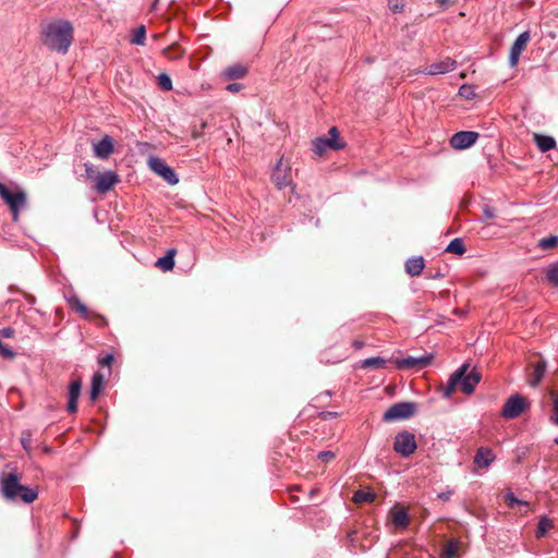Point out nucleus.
Here are the masks:
<instances>
[{
	"instance_id": "obj_1",
	"label": "nucleus",
	"mask_w": 558,
	"mask_h": 558,
	"mask_svg": "<svg viewBox=\"0 0 558 558\" xmlns=\"http://www.w3.org/2000/svg\"><path fill=\"white\" fill-rule=\"evenodd\" d=\"M73 41V25L69 21L49 23L43 31V43L50 50L66 53Z\"/></svg>"
},
{
	"instance_id": "obj_2",
	"label": "nucleus",
	"mask_w": 558,
	"mask_h": 558,
	"mask_svg": "<svg viewBox=\"0 0 558 558\" xmlns=\"http://www.w3.org/2000/svg\"><path fill=\"white\" fill-rule=\"evenodd\" d=\"M0 490L7 500H22L25 504L33 502L38 496L37 489L20 483V477L16 472H10L1 476Z\"/></svg>"
},
{
	"instance_id": "obj_3",
	"label": "nucleus",
	"mask_w": 558,
	"mask_h": 558,
	"mask_svg": "<svg viewBox=\"0 0 558 558\" xmlns=\"http://www.w3.org/2000/svg\"><path fill=\"white\" fill-rule=\"evenodd\" d=\"M0 196L9 206L12 219L17 221L20 211L26 206L27 196L24 190L19 186L9 187L0 181Z\"/></svg>"
},
{
	"instance_id": "obj_4",
	"label": "nucleus",
	"mask_w": 558,
	"mask_h": 558,
	"mask_svg": "<svg viewBox=\"0 0 558 558\" xmlns=\"http://www.w3.org/2000/svg\"><path fill=\"white\" fill-rule=\"evenodd\" d=\"M530 408L527 400L519 393L511 395L505 402L500 415L506 420L519 417L525 410Z\"/></svg>"
},
{
	"instance_id": "obj_5",
	"label": "nucleus",
	"mask_w": 558,
	"mask_h": 558,
	"mask_svg": "<svg viewBox=\"0 0 558 558\" xmlns=\"http://www.w3.org/2000/svg\"><path fill=\"white\" fill-rule=\"evenodd\" d=\"M416 410V404L410 401H401L392 404L383 415L385 422H393L411 417Z\"/></svg>"
},
{
	"instance_id": "obj_6",
	"label": "nucleus",
	"mask_w": 558,
	"mask_h": 558,
	"mask_svg": "<svg viewBox=\"0 0 558 558\" xmlns=\"http://www.w3.org/2000/svg\"><path fill=\"white\" fill-rule=\"evenodd\" d=\"M417 448L414 434L402 430L398 433L393 441V450L403 458L410 457Z\"/></svg>"
},
{
	"instance_id": "obj_7",
	"label": "nucleus",
	"mask_w": 558,
	"mask_h": 558,
	"mask_svg": "<svg viewBox=\"0 0 558 558\" xmlns=\"http://www.w3.org/2000/svg\"><path fill=\"white\" fill-rule=\"evenodd\" d=\"M148 166L156 174L161 177L170 185H175L179 182V177L174 170L168 166L165 160L159 157H150Z\"/></svg>"
},
{
	"instance_id": "obj_8",
	"label": "nucleus",
	"mask_w": 558,
	"mask_h": 558,
	"mask_svg": "<svg viewBox=\"0 0 558 558\" xmlns=\"http://www.w3.org/2000/svg\"><path fill=\"white\" fill-rule=\"evenodd\" d=\"M458 369H462V376L459 383L462 391L470 395L474 391L475 386L481 380V373L475 368L470 369L469 364L461 365Z\"/></svg>"
},
{
	"instance_id": "obj_9",
	"label": "nucleus",
	"mask_w": 558,
	"mask_h": 558,
	"mask_svg": "<svg viewBox=\"0 0 558 558\" xmlns=\"http://www.w3.org/2000/svg\"><path fill=\"white\" fill-rule=\"evenodd\" d=\"M433 354H424L421 356H407L402 359H396L395 364L398 369H423L432 364Z\"/></svg>"
},
{
	"instance_id": "obj_10",
	"label": "nucleus",
	"mask_w": 558,
	"mask_h": 558,
	"mask_svg": "<svg viewBox=\"0 0 558 558\" xmlns=\"http://www.w3.org/2000/svg\"><path fill=\"white\" fill-rule=\"evenodd\" d=\"M478 138V133L474 131H460L450 138V145L454 149H466L471 147Z\"/></svg>"
},
{
	"instance_id": "obj_11",
	"label": "nucleus",
	"mask_w": 558,
	"mask_h": 558,
	"mask_svg": "<svg viewBox=\"0 0 558 558\" xmlns=\"http://www.w3.org/2000/svg\"><path fill=\"white\" fill-rule=\"evenodd\" d=\"M119 175L111 170L97 174L95 190L101 194L109 192L119 182Z\"/></svg>"
},
{
	"instance_id": "obj_12",
	"label": "nucleus",
	"mask_w": 558,
	"mask_h": 558,
	"mask_svg": "<svg viewBox=\"0 0 558 558\" xmlns=\"http://www.w3.org/2000/svg\"><path fill=\"white\" fill-rule=\"evenodd\" d=\"M271 179L278 189H284L292 182L290 169H282V160L280 159L271 174Z\"/></svg>"
},
{
	"instance_id": "obj_13",
	"label": "nucleus",
	"mask_w": 558,
	"mask_h": 558,
	"mask_svg": "<svg viewBox=\"0 0 558 558\" xmlns=\"http://www.w3.org/2000/svg\"><path fill=\"white\" fill-rule=\"evenodd\" d=\"M456 65L457 62L448 57L444 60L429 64L426 68L425 73L429 75L446 74L453 71Z\"/></svg>"
},
{
	"instance_id": "obj_14",
	"label": "nucleus",
	"mask_w": 558,
	"mask_h": 558,
	"mask_svg": "<svg viewBox=\"0 0 558 558\" xmlns=\"http://www.w3.org/2000/svg\"><path fill=\"white\" fill-rule=\"evenodd\" d=\"M247 73L248 69L246 65L242 63H233L222 71L221 76L227 81H235L243 78Z\"/></svg>"
},
{
	"instance_id": "obj_15",
	"label": "nucleus",
	"mask_w": 558,
	"mask_h": 558,
	"mask_svg": "<svg viewBox=\"0 0 558 558\" xmlns=\"http://www.w3.org/2000/svg\"><path fill=\"white\" fill-rule=\"evenodd\" d=\"M94 155L100 159H107L113 151L112 138L108 135L104 136L98 143L94 144Z\"/></svg>"
},
{
	"instance_id": "obj_16",
	"label": "nucleus",
	"mask_w": 558,
	"mask_h": 558,
	"mask_svg": "<svg viewBox=\"0 0 558 558\" xmlns=\"http://www.w3.org/2000/svg\"><path fill=\"white\" fill-rule=\"evenodd\" d=\"M495 460V454L487 447H480L474 456L473 462L478 468H488Z\"/></svg>"
},
{
	"instance_id": "obj_17",
	"label": "nucleus",
	"mask_w": 558,
	"mask_h": 558,
	"mask_svg": "<svg viewBox=\"0 0 558 558\" xmlns=\"http://www.w3.org/2000/svg\"><path fill=\"white\" fill-rule=\"evenodd\" d=\"M82 384L81 380H73L69 387V402L66 410L69 413H75L77 411V400L81 395Z\"/></svg>"
},
{
	"instance_id": "obj_18",
	"label": "nucleus",
	"mask_w": 558,
	"mask_h": 558,
	"mask_svg": "<svg viewBox=\"0 0 558 558\" xmlns=\"http://www.w3.org/2000/svg\"><path fill=\"white\" fill-rule=\"evenodd\" d=\"M462 376V369H456L449 377L446 386L442 388V397L449 399L459 386Z\"/></svg>"
},
{
	"instance_id": "obj_19",
	"label": "nucleus",
	"mask_w": 558,
	"mask_h": 558,
	"mask_svg": "<svg viewBox=\"0 0 558 558\" xmlns=\"http://www.w3.org/2000/svg\"><path fill=\"white\" fill-rule=\"evenodd\" d=\"M533 137L538 149L543 153L549 151L556 147V141L553 136L535 133Z\"/></svg>"
},
{
	"instance_id": "obj_20",
	"label": "nucleus",
	"mask_w": 558,
	"mask_h": 558,
	"mask_svg": "<svg viewBox=\"0 0 558 558\" xmlns=\"http://www.w3.org/2000/svg\"><path fill=\"white\" fill-rule=\"evenodd\" d=\"M175 248L168 250L167 254L162 257H159L155 266L160 268L162 271H169L172 270L174 267V256H175Z\"/></svg>"
},
{
	"instance_id": "obj_21",
	"label": "nucleus",
	"mask_w": 558,
	"mask_h": 558,
	"mask_svg": "<svg viewBox=\"0 0 558 558\" xmlns=\"http://www.w3.org/2000/svg\"><path fill=\"white\" fill-rule=\"evenodd\" d=\"M546 367L547 364L545 361H539L535 364L533 373L531 374V377L529 379V384L531 387L535 388L539 385L545 375Z\"/></svg>"
},
{
	"instance_id": "obj_22",
	"label": "nucleus",
	"mask_w": 558,
	"mask_h": 558,
	"mask_svg": "<svg viewBox=\"0 0 558 558\" xmlns=\"http://www.w3.org/2000/svg\"><path fill=\"white\" fill-rule=\"evenodd\" d=\"M424 266V259L421 256L409 258L405 262V270L412 277L421 275Z\"/></svg>"
},
{
	"instance_id": "obj_23",
	"label": "nucleus",
	"mask_w": 558,
	"mask_h": 558,
	"mask_svg": "<svg viewBox=\"0 0 558 558\" xmlns=\"http://www.w3.org/2000/svg\"><path fill=\"white\" fill-rule=\"evenodd\" d=\"M391 520L395 526L405 529L409 525V513L405 509H398L391 512Z\"/></svg>"
},
{
	"instance_id": "obj_24",
	"label": "nucleus",
	"mask_w": 558,
	"mask_h": 558,
	"mask_svg": "<svg viewBox=\"0 0 558 558\" xmlns=\"http://www.w3.org/2000/svg\"><path fill=\"white\" fill-rule=\"evenodd\" d=\"M104 376L99 373L94 374L90 387V399L94 401L98 398L104 386Z\"/></svg>"
},
{
	"instance_id": "obj_25",
	"label": "nucleus",
	"mask_w": 558,
	"mask_h": 558,
	"mask_svg": "<svg viewBox=\"0 0 558 558\" xmlns=\"http://www.w3.org/2000/svg\"><path fill=\"white\" fill-rule=\"evenodd\" d=\"M328 135V142H332L330 144L332 150H338L344 147L345 144L343 140L340 137L339 131L336 126L329 129Z\"/></svg>"
},
{
	"instance_id": "obj_26",
	"label": "nucleus",
	"mask_w": 558,
	"mask_h": 558,
	"mask_svg": "<svg viewBox=\"0 0 558 558\" xmlns=\"http://www.w3.org/2000/svg\"><path fill=\"white\" fill-rule=\"evenodd\" d=\"M145 41H146V27H145V25H140L138 27H136L133 31L130 43L132 45L144 46Z\"/></svg>"
},
{
	"instance_id": "obj_27",
	"label": "nucleus",
	"mask_w": 558,
	"mask_h": 558,
	"mask_svg": "<svg viewBox=\"0 0 558 558\" xmlns=\"http://www.w3.org/2000/svg\"><path fill=\"white\" fill-rule=\"evenodd\" d=\"M446 252L452 253L456 255H462L465 253V245L461 238H456L450 241V243L447 245Z\"/></svg>"
},
{
	"instance_id": "obj_28",
	"label": "nucleus",
	"mask_w": 558,
	"mask_h": 558,
	"mask_svg": "<svg viewBox=\"0 0 558 558\" xmlns=\"http://www.w3.org/2000/svg\"><path fill=\"white\" fill-rule=\"evenodd\" d=\"M387 360L380 356H372L365 359L362 362V367L364 368H385L387 365Z\"/></svg>"
},
{
	"instance_id": "obj_29",
	"label": "nucleus",
	"mask_w": 558,
	"mask_h": 558,
	"mask_svg": "<svg viewBox=\"0 0 558 558\" xmlns=\"http://www.w3.org/2000/svg\"><path fill=\"white\" fill-rule=\"evenodd\" d=\"M530 38H531L530 32L526 31V32L521 33L513 41V44L511 46V50L521 53L523 51L524 47L526 46V44L529 43Z\"/></svg>"
},
{
	"instance_id": "obj_30",
	"label": "nucleus",
	"mask_w": 558,
	"mask_h": 558,
	"mask_svg": "<svg viewBox=\"0 0 558 558\" xmlns=\"http://www.w3.org/2000/svg\"><path fill=\"white\" fill-rule=\"evenodd\" d=\"M554 526V523L547 517H542L537 523L536 537L542 538L546 535L547 531Z\"/></svg>"
},
{
	"instance_id": "obj_31",
	"label": "nucleus",
	"mask_w": 558,
	"mask_h": 558,
	"mask_svg": "<svg viewBox=\"0 0 558 558\" xmlns=\"http://www.w3.org/2000/svg\"><path fill=\"white\" fill-rule=\"evenodd\" d=\"M332 142H328L327 137H317L313 145H314V151L316 155H323L327 149H331Z\"/></svg>"
},
{
	"instance_id": "obj_32",
	"label": "nucleus",
	"mask_w": 558,
	"mask_h": 558,
	"mask_svg": "<svg viewBox=\"0 0 558 558\" xmlns=\"http://www.w3.org/2000/svg\"><path fill=\"white\" fill-rule=\"evenodd\" d=\"M68 303L82 316H84L85 318L87 317V307L85 304L81 302V300L76 295L69 298Z\"/></svg>"
},
{
	"instance_id": "obj_33",
	"label": "nucleus",
	"mask_w": 558,
	"mask_h": 558,
	"mask_svg": "<svg viewBox=\"0 0 558 558\" xmlns=\"http://www.w3.org/2000/svg\"><path fill=\"white\" fill-rule=\"evenodd\" d=\"M458 546L457 543L450 541L446 544L440 555V558H458Z\"/></svg>"
},
{
	"instance_id": "obj_34",
	"label": "nucleus",
	"mask_w": 558,
	"mask_h": 558,
	"mask_svg": "<svg viewBox=\"0 0 558 558\" xmlns=\"http://www.w3.org/2000/svg\"><path fill=\"white\" fill-rule=\"evenodd\" d=\"M549 398L551 400L553 412L554 414L550 416L549 421L551 424L558 426V392L551 390L549 391Z\"/></svg>"
},
{
	"instance_id": "obj_35",
	"label": "nucleus",
	"mask_w": 558,
	"mask_h": 558,
	"mask_svg": "<svg viewBox=\"0 0 558 558\" xmlns=\"http://www.w3.org/2000/svg\"><path fill=\"white\" fill-rule=\"evenodd\" d=\"M558 245V235H549L546 238H543L538 242V246L542 250H549Z\"/></svg>"
},
{
	"instance_id": "obj_36",
	"label": "nucleus",
	"mask_w": 558,
	"mask_h": 558,
	"mask_svg": "<svg viewBox=\"0 0 558 558\" xmlns=\"http://www.w3.org/2000/svg\"><path fill=\"white\" fill-rule=\"evenodd\" d=\"M546 279L555 287H558V263L550 265L546 271Z\"/></svg>"
},
{
	"instance_id": "obj_37",
	"label": "nucleus",
	"mask_w": 558,
	"mask_h": 558,
	"mask_svg": "<svg viewBox=\"0 0 558 558\" xmlns=\"http://www.w3.org/2000/svg\"><path fill=\"white\" fill-rule=\"evenodd\" d=\"M157 82H158L159 87L162 90H167L168 92V90L172 89V80H171V77L167 73H160L157 76Z\"/></svg>"
},
{
	"instance_id": "obj_38",
	"label": "nucleus",
	"mask_w": 558,
	"mask_h": 558,
	"mask_svg": "<svg viewBox=\"0 0 558 558\" xmlns=\"http://www.w3.org/2000/svg\"><path fill=\"white\" fill-rule=\"evenodd\" d=\"M505 500L510 508H513L514 506H520V505H524V506L527 505L526 501L518 499L512 492L506 493Z\"/></svg>"
},
{
	"instance_id": "obj_39",
	"label": "nucleus",
	"mask_w": 558,
	"mask_h": 558,
	"mask_svg": "<svg viewBox=\"0 0 558 558\" xmlns=\"http://www.w3.org/2000/svg\"><path fill=\"white\" fill-rule=\"evenodd\" d=\"M459 95L461 97H464L465 99H473L475 94L472 89V87L470 85H462L460 88H459Z\"/></svg>"
},
{
	"instance_id": "obj_40",
	"label": "nucleus",
	"mask_w": 558,
	"mask_h": 558,
	"mask_svg": "<svg viewBox=\"0 0 558 558\" xmlns=\"http://www.w3.org/2000/svg\"><path fill=\"white\" fill-rule=\"evenodd\" d=\"M373 498H374V496L372 494L363 493V492H357L354 495V500L356 502H360V501H371V500H373Z\"/></svg>"
},
{
	"instance_id": "obj_41",
	"label": "nucleus",
	"mask_w": 558,
	"mask_h": 558,
	"mask_svg": "<svg viewBox=\"0 0 558 558\" xmlns=\"http://www.w3.org/2000/svg\"><path fill=\"white\" fill-rule=\"evenodd\" d=\"M494 217H495V210L492 207L486 206L483 209V218H481L480 221L483 222L484 220L493 219Z\"/></svg>"
},
{
	"instance_id": "obj_42",
	"label": "nucleus",
	"mask_w": 558,
	"mask_h": 558,
	"mask_svg": "<svg viewBox=\"0 0 558 558\" xmlns=\"http://www.w3.org/2000/svg\"><path fill=\"white\" fill-rule=\"evenodd\" d=\"M336 456L332 451H320L317 458L323 462H328L333 459Z\"/></svg>"
},
{
	"instance_id": "obj_43",
	"label": "nucleus",
	"mask_w": 558,
	"mask_h": 558,
	"mask_svg": "<svg viewBox=\"0 0 558 558\" xmlns=\"http://www.w3.org/2000/svg\"><path fill=\"white\" fill-rule=\"evenodd\" d=\"M520 52L510 49L509 63L511 66H515L520 59Z\"/></svg>"
},
{
	"instance_id": "obj_44",
	"label": "nucleus",
	"mask_w": 558,
	"mask_h": 558,
	"mask_svg": "<svg viewBox=\"0 0 558 558\" xmlns=\"http://www.w3.org/2000/svg\"><path fill=\"white\" fill-rule=\"evenodd\" d=\"M243 84L240 83H230L226 86V89L230 93H238L243 89Z\"/></svg>"
},
{
	"instance_id": "obj_45",
	"label": "nucleus",
	"mask_w": 558,
	"mask_h": 558,
	"mask_svg": "<svg viewBox=\"0 0 558 558\" xmlns=\"http://www.w3.org/2000/svg\"><path fill=\"white\" fill-rule=\"evenodd\" d=\"M84 167H85V172H86L87 178H89V179H93L95 177L97 178L96 171L94 170V166L92 163L86 162V163H84Z\"/></svg>"
},
{
	"instance_id": "obj_46",
	"label": "nucleus",
	"mask_w": 558,
	"mask_h": 558,
	"mask_svg": "<svg viewBox=\"0 0 558 558\" xmlns=\"http://www.w3.org/2000/svg\"><path fill=\"white\" fill-rule=\"evenodd\" d=\"M452 495H453V489L448 488V489L439 493L438 494V498L444 500V501H448L451 498Z\"/></svg>"
},
{
	"instance_id": "obj_47",
	"label": "nucleus",
	"mask_w": 558,
	"mask_h": 558,
	"mask_svg": "<svg viewBox=\"0 0 558 558\" xmlns=\"http://www.w3.org/2000/svg\"><path fill=\"white\" fill-rule=\"evenodd\" d=\"M0 335L4 338H11L14 335V330L10 327L2 328Z\"/></svg>"
},
{
	"instance_id": "obj_48",
	"label": "nucleus",
	"mask_w": 558,
	"mask_h": 558,
	"mask_svg": "<svg viewBox=\"0 0 558 558\" xmlns=\"http://www.w3.org/2000/svg\"><path fill=\"white\" fill-rule=\"evenodd\" d=\"M113 361V355L112 354H107L104 359H101L99 361V364L100 365H110Z\"/></svg>"
},
{
	"instance_id": "obj_49",
	"label": "nucleus",
	"mask_w": 558,
	"mask_h": 558,
	"mask_svg": "<svg viewBox=\"0 0 558 558\" xmlns=\"http://www.w3.org/2000/svg\"><path fill=\"white\" fill-rule=\"evenodd\" d=\"M25 301L28 303V304H35L36 303V298L32 294H25Z\"/></svg>"
},
{
	"instance_id": "obj_50",
	"label": "nucleus",
	"mask_w": 558,
	"mask_h": 558,
	"mask_svg": "<svg viewBox=\"0 0 558 558\" xmlns=\"http://www.w3.org/2000/svg\"><path fill=\"white\" fill-rule=\"evenodd\" d=\"M453 313H454L456 315L463 316L466 312H465L464 310H458V308H456V310H453Z\"/></svg>"
},
{
	"instance_id": "obj_51",
	"label": "nucleus",
	"mask_w": 558,
	"mask_h": 558,
	"mask_svg": "<svg viewBox=\"0 0 558 558\" xmlns=\"http://www.w3.org/2000/svg\"><path fill=\"white\" fill-rule=\"evenodd\" d=\"M27 441L25 438L22 439V445L24 447V449L28 450V447H27Z\"/></svg>"
},
{
	"instance_id": "obj_52",
	"label": "nucleus",
	"mask_w": 558,
	"mask_h": 558,
	"mask_svg": "<svg viewBox=\"0 0 558 558\" xmlns=\"http://www.w3.org/2000/svg\"><path fill=\"white\" fill-rule=\"evenodd\" d=\"M354 345H355L356 348H362L363 343H362L361 341H355V342H354Z\"/></svg>"
},
{
	"instance_id": "obj_53",
	"label": "nucleus",
	"mask_w": 558,
	"mask_h": 558,
	"mask_svg": "<svg viewBox=\"0 0 558 558\" xmlns=\"http://www.w3.org/2000/svg\"><path fill=\"white\" fill-rule=\"evenodd\" d=\"M554 442L558 446V436L554 439Z\"/></svg>"
}]
</instances>
